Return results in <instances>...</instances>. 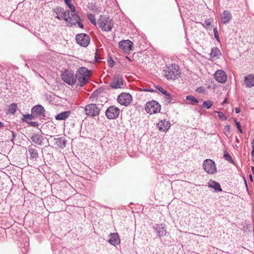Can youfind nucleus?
<instances>
[{
    "label": "nucleus",
    "mask_w": 254,
    "mask_h": 254,
    "mask_svg": "<svg viewBox=\"0 0 254 254\" xmlns=\"http://www.w3.org/2000/svg\"><path fill=\"white\" fill-rule=\"evenodd\" d=\"M186 99L190 101L192 103H188V104H192V103H198V100L192 95H188L186 96Z\"/></svg>",
    "instance_id": "30"
},
{
    "label": "nucleus",
    "mask_w": 254,
    "mask_h": 254,
    "mask_svg": "<svg viewBox=\"0 0 254 254\" xmlns=\"http://www.w3.org/2000/svg\"><path fill=\"white\" fill-rule=\"evenodd\" d=\"M154 230L157 233L158 236L161 237L165 235L166 231L164 229L162 224L157 225L156 227H154Z\"/></svg>",
    "instance_id": "24"
},
{
    "label": "nucleus",
    "mask_w": 254,
    "mask_h": 254,
    "mask_svg": "<svg viewBox=\"0 0 254 254\" xmlns=\"http://www.w3.org/2000/svg\"><path fill=\"white\" fill-rule=\"evenodd\" d=\"M157 127H158L160 131H166L169 129L170 127V123L165 120H161L158 124H157Z\"/></svg>",
    "instance_id": "19"
},
{
    "label": "nucleus",
    "mask_w": 254,
    "mask_h": 254,
    "mask_svg": "<svg viewBox=\"0 0 254 254\" xmlns=\"http://www.w3.org/2000/svg\"><path fill=\"white\" fill-rule=\"evenodd\" d=\"M106 116L109 119H115L119 117L120 110L118 108L111 106L106 111Z\"/></svg>",
    "instance_id": "11"
},
{
    "label": "nucleus",
    "mask_w": 254,
    "mask_h": 254,
    "mask_svg": "<svg viewBox=\"0 0 254 254\" xmlns=\"http://www.w3.org/2000/svg\"><path fill=\"white\" fill-rule=\"evenodd\" d=\"M214 77L217 81L222 83L226 81L227 77L226 73L223 70H217L214 74Z\"/></svg>",
    "instance_id": "15"
},
{
    "label": "nucleus",
    "mask_w": 254,
    "mask_h": 254,
    "mask_svg": "<svg viewBox=\"0 0 254 254\" xmlns=\"http://www.w3.org/2000/svg\"><path fill=\"white\" fill-rule=\"evenodd\" d=\"M132 96L128 93H122L118 96L117 101L122 105L127 106L132 101Z\"/></svg>",
    "instance_id": "8"
},
{
    "label": "nucleus",
    "mask_w": 254,
    "mask_h": 254,
    "mask_svg": "<svg viewBox=\"0 0 254 254\" xmlns=\"http://www.w3.org/2000/svg\"><path fill=\"white\" fill-rule=\"evenodd\" d=\"M108 63L110 67H113L114 65V62L112 58L108 60Z\"/></svg>",
    "instance_id": "40"
},
{
    "label": "nucleus",
    "mask_w": 254,
    "mask_h": 254,
    "mask_svg": "<svg viewBox=\"0 0 254 254\" xmlns=\"http://www.w3.org/2000/svg\"><path fill=\"white\" fill-rule=\"evenodd\" d=\"M65 3L68 6L72 12L75 11L76 8L74 5L71 3V0H64Z\"/></svg>",
    "instance_id": "31"
},
{
    "label": "nucleus",
    "mask_w": 254,
    "mask_h": 254,
    "mask_svg": "<svg viewBox=\"0 0 254 254\" xmlns=\"http://www.w3.org/2000/svg\"><path fill=\"white\" fill-rule=\"evenodd\" d=\"M126 58L129 61H131V59L127 56L126 57Z\"/></svg>",
    "instance_id": "50"
},
{
    "label": "nucleus",
    "mask_w": 254,
    "mask_h": 254,
    "mask_svg": "<svg viewBox=\"0 0 254 254\" xmlns=\"http://www.w3.org/2000/svg\"><path fill=\"white\" fill-rule=\"evenodd\" d=\"M123 79L122 76L119 74L116 75L110 83V86L113 89L121 88L123 86Z\"/></svg>",
    "instance_id": "13"
},
{
    "label": "nucleus",
    "mask_w": 254,
    "mask_h": 254,
    "mask_svg": "<svg viewBox=\"0 0 254 254\" xmlns=\"http://www.w3.org/2000/svg\"><path fill=\"white\" fill-rule=\"evenodd\" d=\"M75 39L77 43L84 47H87L90 41L89 36L85 33L77 34Z\"/></svg>",
    "instance_id": "7"
},
{
    "label": "nucleus",
    "mask_w": 254,
    "mask_h": 254,
    "mask_svg": "<svg viewBox=\"0 0 254 254\" xmlns=\"http://www.w3.org/2000/svg\"><path fill=\"white\" fill-rule=\"evenodd\" d=\"M227 102V99H225L222 103V105H224Z\"/></svg>",
    "instance_id": "48"
},
{
    "label": "nucleus",
    "mask_w": 254,
    "mask_h": 254,
    "mask_svg": "<svg viewBox=\"0 0 254 254\" xmlns=\"http://www.w3.org/2000/svg\"><path fill=\"white\" fill-rule=\"evenodd\" d=\"M85 111L87 116L95 117L99 114L100 109L96 104H90L85 107Z\"/></svg>",
    "instance_id": "9"
},
{
    "label": "nucleus",
    "mask_w": 254,
    "mask_h": 254,
    "mask_svg": "<svg viewBox=\"0 0 254 254\" xmlns=\"http://www.w3.org/2000/svg\"><path fill=\"white\" fill-rule=\"evenodd\" d=\"M79 20H80V18L77 12L76 11L74 12L69 11V15H66L64 20L68 22L70 26H75Z\"/></svg>",
    "instance_id": "10"
},
{
    "label": "nucleus",
    "mask_w": 254,
    "mask_h": 254,
    "mask_svg": "<svg viewBox=\"0 0 254 254\" xmlns=\"http://www.w3.org/2000/svg\"><path fill=\"white\" fill-rule=\"evenodd\" d=\"M89 21L94 25H96V21L95 16L92 14H88L87 15Z\"/></svg>",
    "instance_id": "35"
},
{
    "label": "nucleus",
    "mask_w": 254,
    "mask_h": 254,
    "mask_svg": "<svg viewBox=\"0 0 254 254\" xmlns=\"http://www.w3.org/2000/svg\"><path fill=\"white\" fill-rule=\"evenodd\" d=\"M240 111H241V110H240V109L239 108L237 107V108H235V112H236V113L238 114V113H239L240 112Z\"/></svg>",
    "instance_id": "45"
},
{
    "label": "nucleus",
    "mask_w": 254,
    "mask_h": 254,
    "mask_svg": "<svg viewBox=\"0 0 254 254\" xmlns=\"http://www.w3.org/2000/svg\"><path fill=\"white\" fill-rule=\"evenodd\" d=\"M109 239L108 240V242L114 246H116L120 244V239L118 233H111L109 235Z\"/></svg>",
    "instance_id": "17"
},
{
    "label": "nucleus",
    "mask_w": 254,
    "mask_h": 254,
    "mask_svg": "<svg viewBox=\"0 0 254 254\" xmlns=\"http://www.w3.org/2000/svg\"><path fill=\"white\" fill-rule=\"evenodd\" d=\"M250 179L251 181L252 182H253V177H252V175H250Z\"/></svg>",
    "instance_id": "49"
},
{
    "label": "nucleus",
    "mask_w": 254,
    "mask_h": 254,
    "mask_svg": "<svg viewBox=\"0 0 254 254\" xmlns=\"http://www.w3.org/2000/svg\"><path fill=\"white\" fill-rule=\"evenodd\" d=\"M225 129L226 130V131H228V132H230V125H226L225 127Z\"/></svg>",
    "instance_id": "43"
},
{
    "label": "nucleus",
    "mask_w": 254,
    "mask_h": 254,
    "mask_svg": "<svg viewBox=\"0 0 254 254\" xmlns=\"http://www.w3.org/2000/svg\"><path fill=\"white\" fill-rule=\"evenodd\" d=\"M30 138L33 143L39 146L42 145L43 141L44 139L42 135L38 134H33L30 137Z\"/></svg>",
    "instance_id": "20"
},
{
    "label": "nucleus",
    "mask_w": 254,
    "mask_h": 254,
    "mask_svg": "<svg viewBox=\"0 0 254 254\" xmlns=\"http://www.w3.org/2000/svg\"><path fill=\"white\" fill-rule=\"evenodd\" d=\"M163 72L167 79L172 80L178 78L181 73L179 66L176 64H169L163 70Z\"/></svg>",
    "instance_id": "2"
},
{
    "label": "nucleus",
    "mask_w": 254,
    "mask_h": 254,
    "mask_svg": "<svg viewBox=\"0 0 254 254\" xmlns=\"http://www.w3.org/2000/svg\"><path fill=\"white\" fill-rule=\"evenodd\" d=\"M222 24H227L229 22L232 18V15L230 11L225 10L221 15Z\"/></svg>",
    "instance_id": "21"
},
{
    "label": "nucleus",
    "mask_w": 254,
    "mask_h": 254,
    "mask_svg": "<svg viewBox=\"0 0 254 254\" xmlns=\"http://www.w3.org/2000/svg\"><path fill=\"white\" fill-rule=\"evenodd\" d=\"M214 35L215 38L218 40L219 39L218 32L216 28H214L213 30Z\"/></svg>",
    "instance_id": "41"
},
{
    "label": "nucleus",
    "mask_w": 254,
    "mask_h": 254,
    "mask_svg": "<svg viewBox=\"0 0 254 254\" xmlns=\"http://www.w3.org/2000/svg\"><path fill=\"white\" fill-rule=\"evenodd\" d=\"M61 77L62 79L68 85H72L76 83L75 75L71 70H65L61 74Z\"/></svg>",
    "instance_id": "4"
},
{
    "label": "nucleus",
    "mask_w": 254,
    "mask_h": 254,
    "mask_svg": "<svg viewBox=\"0 0 254 254\" xmlns=\"http://www.w3.org/2000/svg\"><path fill=\"white\" fill-rule=\"evenodd\" d=\"M113 24L111 20L106 17L101 16L99 21V26L105 31H110L112 29Z\"/></svg>",
    "instance_id": "5"
},
{
    "label": "nucleus",
    "mask_w": 254,
    "mask_h": 254,
    "mask_svg": "<svg viewBox=\"0 0 254 254\" xmlns=\"http://www.w3.org/2000/svg\"><path fill=\"white\" fill-rule=\"evenodd\" d=\"M213 105V102L211 100L205 101L203 102L202 107L207 109H210Z\"/></svg>",
    "instance_id": "29"
},
{
    "label": "nucleus",
    "mask_w": 254,
    "mask_h": 254,
    "mask_svg": "<svg viewBox=\"0 0 254 254\" xmlns=\"http://www.w3.org/2000/svg\"><path fill=\"white\" fill-rule=\"evenodd\" d=\"M3 127H4L3 124L2 122H0V128H2Z\"/></svg>",
    "instance_id": "46"
},
{
    "label": "nucleus",
    "mask_w": 254,
    "mask_h": 254,
    "mask_svg": "<svg viewBox=\"0 0 254 254\" xmlns=\"http://www.w3.org/2000/svg\"><path fill=\"white\" fill-rule=\"evenodd\" d=\"M55 12L57 14V16L56 17L59 20L62 18H64L65 20L66 15H69V10H66V11H64V8L61 7H57L55 9Z\"/></svg>",
    "instance_id": "16"
},
{
    "label": "nucleus",
    "mask_w": 254,
    "mask_h": 254,
    "mask_svg": "<svg viewBox=\"0 0 254 254\" xmlns=\"http://www.w3.org/2000/svg\"><path fill=\"white\" fill-rule=\"evenodd\" d=\"M224 157L225 159L230 163H233L234 160L230 155L226 151H224Z\"/></svg>",
    "instance_id": "33"
},
{
    "label": "nucleus",
    "mask_w": 254,
    "mask_h": 254,
    "mask_svg": "<svg viewBox=\"0 0 254 254\" xmlns=\"http://www.w3.org/2000/svg\"><path fill=\"white\" fill-rule=\"evenodd\" d=\"M35 117L34 114L32 113L31 114L24 115L22 120L23 122H26L28 120L34 119Z\"/></svg>",
    "instance_id": "32"
},
{
    "label": "nucleus",
    "mask_w": 254,
    "mask_h": 254,
    "mask_svg": "<svg viewBox=\"0 0 254 254\" xmlns=\"http://www.w3.org/2000/svg\"><path fill=\"white\" fill-rule=\"evenodd\" d=\"M211 20L210 19L205 20L203 24V26L206 28H209L211 25Z\"/></svg>",
    "instance_id": "36"
},
{
    "label": "nucleus",
    "mask_w": 254,
    "mask_h": 254,
    "mask_svg": "<svg viewBox=\"0 0 254 254\" xmlns=\"http://www.w3.org/2000/svg\"><path fill=\"white\" fill-rule=\"evenodd\" d=\"M17 105L16 104H11L8 107L7 111L9 114H14L16 112L17 110Z\"/></svg>",
    "instance_id": "28"
},
{
    "label": "nucleus",
    "mask_w": 254,
    "mask_h": 254,
    "mask_svg": "<svg viewBox=\"0 0 254 254\" xmlns=\"http://www.w3.org/2000/svg\"><path fill=\"white\" fill-rule=\"evenodd\" d=\"M146 112L150 115L159 113L161 110V105L155 100L147 102L145 105Z\"/></svg>",
    "instance_id": "3"
},
{
    "label": "nucleus",
    "mask_w": 254,
    "mask_h": 254,
    "mask_svg": "<svg viewBox=\"0 0 254 254\" xmlns=\"http://www.w3.org/2000/svg\"><path fill=\"white\" fill-rule=\"evenodd\" d=\"M119 47L126 53H129L133 48V43L129 40H122L119 43Z\"/></svg>",
    "instance_id": "12"
},
{
    "label": "nucleus",
    "mask_w": 254,
    "mask_h": 254,
    "mask_svg": "<svg viewBox=\"0 0 254 254\" xmlns=\"http://www.w3.org/2000/svg\"><path fill=\"white\" fill-rule=\"evenodd\" d=\"M208 187L214 189L215 191L221 192L222 191L220 184L214 181L210 180L208 183Z\"/></svg>",
    "instance_id": "23"
},
{
    "label": "nucleus",
    "mask_w": 254,
    "mask_h": 254,
    "mask_svg": "<svg viewBox=\"0 0 254 254\" xmlns=\"http://www.w3.org/2000/svg\"><path fill=\"white\" fill-rule=\"evenodd\" d=\"M235 123L236 124L237 128L239 129V131L241 133H243V130L241 128V126L240 123L239 122H237L236 120H235Z\"/></svg>",
    "instance_id": "38"
},
{
    "label": "nucleus",
    "mask_w": 254,
    "mask_h": 254,
    "mask_svg": "<svg viewBox=\"0 0 254 254\" xmlns=\"http://www.w3.org/2000/svg\"><path fill=\"white\" fill-rule=\"evenodd\" d=\"M156 88L160 92L162 93L163 94L167 96L166 97V101L167 102H170L171 101V97L170 94L166 90L164 89L162 87L159 86H157Z\"/></svg>",
    "instance_id": "26"
},
{
    "label": "nucleus",
    "mask_w": 254,
    "mask_h": 254,
    "mask_svg": "<svg viewBox=\"0 0 254 254\" xmlns=\"http://www.w3.org/2000/svg\"><path fill=\"white\" fill-rule=\"evenodd\" d=\"M70 114L71 112L70 111H64L57 114L55 116V119L57 120H65L69 117Z\"/></svg>",
    "instance_id": "22"
},
{
    "label": "nucleus",
    "mask_w": 254,
    "mask_h": 254,
    "mask_svg": "<svg viewBox=\"0 0 254 254\" xmlns=\"http://www.w3.org/2000/svg\"><path fill=\"white\" fill-rule=\"evenodd\" d=\"M28 152L30 154V157L32 158L37 159L38 157V153L36 149L29 147Z\"/></svg>",
    "instance_id": "27"
},
{
    "label": "nucleus",
    "mask_w": 254,
    "mask_h": 254,
    "mask_svg": "<svg viewBox=\"0 0 254 254\" xmlns=\"http://www.w3.org/2000/svg\"><path fill=\"white\" fill-rule=\"evenodd\" d=\"M77 24H78V26L80 28H83V24L80 22V21H77Z\"/></svg>",
    "instance_id": "44"
},
{
    "label": "nucleus",
    "mask_w": 254,
    "mask_h": 254,
    "mask_svg": "<svg viewBox=\"0 0 254 254\" xmlns=\"http://www.w3.org/2000/svg\"><path fill=\"white\" fill-rule=\"evenodd\" d=\"M89 7L93 12H96L98 10L97 7H96L95 4L92 3L90 4Z\"/></svg>",
    "instance_id": "37"
},
{
    "label": "nucleus",
    "mask_w": 254,
    "mask_h": 254,
    "mask_svg": "<svg viewBox=\"0 0 254 254\" xmlns=\"http://www.w3.org/2000/svg\"><path fill=\"white\" fill-rule=\"evenodd\" d=\"M143 91H147V92H155V90L150 88H144L142 89Z\"/></svg>",
    "instance_id": "42"
},
{
    "label": "nucleus",
    "mask_w": 254,
    "mask_h": 254,
    "mask_svg": "<svg viewBox=\"0 0 254 254\" xmlns=\"http://www.w3.org/2000/svg\"><path fill=\"white\" fill-rule=\"evenodd\" d=\"M214 112L218 114V117L220 120L224 121L227 119V117L221 112L215 111Z\"/></svg>",
    "instance_id": "34"
},
{
    "label": "nucleus",
    "mask_w": 254,
    "mask_h": 254,
    "mask_svg": "<svg viewBox=\"0 0 254 254\" xmlns=\"http://www.w3.org/2000/svg\"><path fill=\"white\" fill-rule=\"evenodd\" d=\"M221 52L218 48L214 47L211 49V52L210 53V57L211 58L218 59L221 56Z\"/></svg>",
    "instance_id": "25"
},
{
    "label": "nucleus",
    "mask_w": 254,
    "mask_h": 254,
    "mask_svg": "<svg viewBox=\"0 0 254 254\" xmlns=\"http://www.w3.org/2000/svg\"><path fill=\"white\" fill-rule=\"evenodd\" d=\"M244 84L247 88H251L254 86V74H249L247 75L244 78Z\"/></svg>",
    "instance_id": "18"
},
{
    "label": "nucleus",
    "mask_w": 254,
    "mask_h": 254,
    "mask_svg": "<svg viewBox=\"0 0 254 254\" xmlns=\"http://www.w3.org/2000/svg\"><path fill=\"white\" fill-rule=\"evenodd\" d=\"M204 170L208 173L212 174L216 172V167L215 162L211 159H206L203 163Z\"/></svg>",
    "instance_id": "6"
},
{
    "label": "nucleus",
    "mask_w": 254,
    "mask_h": 254,
    "mask_svg": "<svg viewBox=\"0 0 254 254\" xmlns=\"http://www.w3.org/2000/svg\"><path fill=\"white\" fill-rule=\"evenodd\" d=\"M31 113L34 114L35 116L45 117V110L44 107L41 105L34 106L31 109Z\"/></svg>",
    "instance_id": "14"
},
{
    "label": "nucleus",
    "mask_w": 254,
    "mask_h": 254,
    "mask_svg": "<svg viewBox=\"0 0 254 254\" xmlns=\"http://www.w3.org/2000/svg\"><path fill=\"white\" fill-rule=\"evenodd\" d=\"M251 155L253 157H254V148H252Z\"/></svg>",
    "instance_id": "47"
},
{
    "label": "nucleus",
    "mask_w": 254,
    "mask_h": 254,
    "mask_svg": "<svg viewBox=\"0 0 254 254\" xmlns=\"http://www.w3.org/2000/svg\"><path fill=\"white\" fill-rule=\"evenodd\" d=\"M236 141L238 143L239 142V139H238V138H236Z\"/></svg>",
    "instance_id": "51"
},
{
    "label": "nucleus",
    "mask_w": 254,
    "mask_h": 254,
    "mask_svg": "<svg viewBox=\"0 0 254 254\" xmlns=\"http://www.w3.org/2000/svg\"><path fill=\"white\" fill-rule=\"evenodd\" d=\"M91 71L84 67L78 68L75 75L76 81L77 80V85L81 87L85 85L89 78Z\"/></svg>",
    "instance_id": "1"
},
{
    "label": "nucleus",
    "mask_w": 254,
    "mask_h": 254,
    "mask_svg": "<svg viewBox=\"0 0 254 254\" xmlns=\"http://www.w3.org/2000/svg\"><path fill=\"white\" fill-rule=\"evenodd\" d=\"M28 125L30 126L34 127H38L39 126V124L37 122H30L28 123Z\"/></svg>",
    "instance_id": "39"
}]
</instances>
